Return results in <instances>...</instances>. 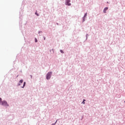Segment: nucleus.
I'll return each mask as SVG.
<instances>
[{"instance_id":"f257e3e1","label":"nucleus","mask_w":125,"mask_h":125,"mask_svg":"<svg viewBox=\"0 0 125 125\" xmlns=\"http://www.w3.org/2000/svg\"><path fill=\"white\" fill-rule=\"evenodd\" d=\"M51 74H52V72H48L47 75H46V79L47 80H49V79H50V78L51 77Z\"/></svg>"},{"instance_id":"f03ea898","label":"nucleus","mask_w":125,"mask_h":125,"mask_svg":"<svg viewBox=\"0 0 125 125\" xmlns=\"http://www.w3.org/2000/svg\"><path fill=\"white\" fill-rule=\"evenodd\" d=\"M1 105H3V106H8V104H7V102L5 101H3V102H1Z\"/></svg>"},{"instance_id":"7ed1b4c3","label":"nucleus","mask_w":125,"mask_h":125,"mask_svg":"<svg viewBox=\"0 0 125 125\" xmlns=\"http://www.w3.org/2000/svg\"><path fill=\"white\" fill-rule=\"evenodd\" d=\"M108 10V7H105L104 8V13H106V11Z\"/></svg>"},{"instance_id":"20e7f679","label":"nucleus","mask_w":125,"mask_h":125,"mask_svg":"<svg viewBox=\"0 0 125 125\" xmlns=\"http://www.w3.org/2000/svg\"><path fill=\"white\" fill-rule=\"evenodd\" d=\"M25 85H26V82H24L23 85L22 87H21L22 88L24 87Z\"/></svg>"},{"instance_id":"39448f33","label":"nucleus","mask_w":125,"mask_h":125,"mask_svg":"<svg viewBox=\"0 0 125 125\" xmlns=\"http://www.w3.org/2000/svg\"><path fill=\"white\" fill-rule=\"evenodd\" d=\"M20 83H23V80H20Z\"/></svg>"},{"instance_id":"423d86ee","label":"nucleus","mask_w":125,"mask_h":125,"mask_svg":"<svg viewBox=\"0 0 125 125\" xmlns=\"http://www.w3.org/2000/svg\"><path fill=\"white\" fill-rule=\"evenodd\" d=\"M84 101H85V100H83V101L82 102L83 104H85Z\"/></svg>"},{"instance_id":"0eeeda50","label":"nucleus","mask_w":125,"mask_h":125,"mask_svg":"<svg viewBox=\"0 0 125 125\" xmlns=\"http://www.w3.org/2000/svg\"><path fill=\"white\" fill-rule=\"evenodd\" d=\"M2 99L1 98H0V103H1L3 101H1Z\"/></svg>"},{"instance_id":"6e6552de","label":"nucleus","mask_w":125,"mask_h":125,"mask_svg":"<svg viewBox=\"0 0 125 125\" xmlns=\"http://www.w3.org/2000/svg\"><path fill=\"white\" fill-rule=\"evenodd\" d=\"M66 4L69 6L71 5V3H67Z\"/></svg>"},{"instance_id":"1a4fd4ad","label":"nucleus","mask_w":125,"mask_h":125,"mask_svg":"<svg viewBox=\"0 0 125 125\" xmlns=\"http://www.w3.org/2000/svg\"><path fill=\"white\" fill-rule=\"evenodd\" d=\"M35 42H38V40L35 38Z\"/></svg>"},{"instance_id":"9d476101","label":"nucleus","mask_w":125,"mask_h":125,"mask_svg":"<svg viewBox=\"0 0 125 125\" xmlns=\"http://www.w3.org/2000/svg\"><path fill=\"white\" fill-rule=\"evenodd\" d=\"M61 53H64V52H63V51L62 50H61Z\"/></svg>"},{"instance_id":"9b49d317","label":"nucleus","mask_w":125,"mask_h":125,"mask_svg":"<svg viewBox=\"0 0 125 125\" xmlns=\"http://www.w3.org/2000/svg\"><path fill=\"white\" fill-rule=\"evenodd\" d=\"M56 124V123H55V124H52V125H55Z\"/></svg>"},{"instance_id":"f8f14e48","label":"nucleus","mask_w":125,"mask_h":125,"mask_svg":"<svg viewBox=\"0 0 125 125\" xmlns=\"http://www.w3.org/2000/svg\"><path fill=\"white\" fill-rule=\"evenodd\" d=\"M35 14H36V15H37V16H39V15L37 14V13H35Z\"/></svg>"},{"instance_id":"ddd939ff","label":"nucleus","mask_w":125,"mask_h":125,"mask_svg":"<svg viewBox=\"0 0 125 125\" xmlns=\"http://www.w3.org/2000/svg\"><path fill=\"white\" fill-rule=\"evenodd\" d=\"M68 2H70V0H68Z\"/></svg>"},{"instance_id":"4468645a","label":"nucleus","mask_w":125,"mask_h":125,"mask_svg":"<svg viewBox=\"0 0 125 125\" xmlns=\"http://www.w3.org/2000/svg\"><path fill=\"white\" fill-rule=\"evenodd\" d=\"M86 13L85 14V16H86Z\"/></svg>"},{"instance_id":"2eb2a0df","label":"nucleus","mask_w":125,"mask_h":125,"mask_svg":"<svg viewBox=\"0 0 125 125\" xmlns=\"http://www.w3.org/2000/svg\"><path fill=\"white\" fill-rule=\"evenodd\" d=\"M44 40H45V38H44Z\"/></svg>"},{"instance_id":"dca6fc26","label":"nucleus","mask_w":125,"mask_h":125,"mask_svg":"<svg viewBox=\"0 0 125 125\" xmlns=\"http://www.w3.org/2000/svg\"><path fill=\"white\" fill-rule=\"evenodd\" d=\"M19 85H20V84H19Z\"/></svg>"}]
</instances>
